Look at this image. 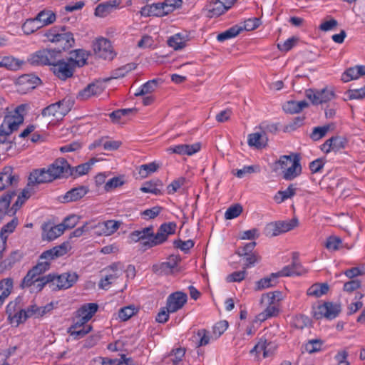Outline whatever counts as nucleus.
<instances>
[{
  "label": "nucleus",
  "mask_w": 365,
  "mask_h": 365,
  "mask_svg": "<svg viewBox=\"0 0 365 365\" xmlns=\"http://www.w3.org/2000/svg\"><path fill=\"white\" fill-rule=\"evenodd\" d=\"M46 52L47 53H46L47 65L51 67L62 57V53L60 49L46 48Z\"/></svg>",
  "instance_id": "46"
},
{
  "label": "nucleus",
  "mask_w": 365,
  "mask_h": 365,
  "mask_svg": "<svg viewBox=\"0 0 365 365\" xmlns=\"http://www.w3.org/2000/svg\"><path fill=\"white\" fill-rule=\"evenodd\" d=\"M64 232L60 224L56 226L45 225L43 227L42 239L51 241L61 236Z\"/></svg>",
  "instance_id": "27"
},
{
  "label": "nucleus",
  "mask_w": 365,
  "mask_h": 365,
  "mask_svg": "<svg viewBox=\"0 0 365 365\" xmlns=\"http://www.w3.org/2000/svg\"><path fill=\"white\" fill-rule=\"evenodd\" d=\"M16 195L15 191H8L0 197V222L6 215L14 216L10 213V204Z\"/></svg>",
  "instance_id": "24"
},
{
  "label": "nucleus",
  "mask_w": 365,
  "mask_h": 365,
  "mask_svg": "<svg viewBox=\"0 0 365 365\" xmlns=\"http://www.w3.org/2000/svg\"><path fill=\"white\" fill-rule=\"evenodd\" d=\"M56 19V14L48 9H43L36 16V20H37L41 27L50 25L55 22Z\"/></svg>",
  "instance_id": "31"
},
{
  "label": "nucleus",
  "mask_w": 365,
  "mask_h": 365,
  "mask_svg": "<svg viewBox=\"0 0 365 365\" xmlns=\"http://www.w3.org/2000/svg\"><path fill=\"white\" fill-rule=\"evenodd\" d=\"M243 259V269L254 267L261 259L260 256L256 252L247 254V255L241 256Z\"/></svg>",
  "instance_id": "51"
},
{
  "label": "nucleus",
  "mask_w": 365,
  "mask_h": 365,
  "mask_svg": "<svg viewBox=\"0 0 365 365\" xmlns=\"http://www.w3.org/2000/svg\"><path fill=\"white\" fill-rule=\"evenodd\" d=\"M242 31V28L237 25L234 26L225 31L217 35V39L220 42H223L227 39L237 36Z\"/></svg>",
  "instance_id": "45"
},
{
  "label": "nucleus",
  "mask_w": 365,
  "mask_h": 365,
  "mask_svg": "<svg viewBox=\"0 0 365 365\" xmlns=\"http://www.w3.org/2000/svg\"><path fill=\"white\" fill-rule=\"evenodd\" d=\"M308 106L309 104L306 101H301L298 102L289 101L283 106V110L285 113L290 114L299 113Z\"/></svg>",
  "instance_id": "32"
},
{
  "label": "nucleus",
  "mask_w": 365,
  "mask_h": 365,
  "mask_svg": "<svg viewBox=\"0 0 365 365\" xmlns=\"http://www.w3.org/2000/svg\"><path fill=\"white\" fill-rule=\"evenodd\" d=\"M18 225V220L16 217L13 218L9 222L6 224L1 230L0 237H7L8 235L12 233Z\"/></svg>",
  "instance_id": "62"
},
{
  "label": "nucleus",
  "mask_w": 365,
  "mask_h": 365,
  "mask_svg": "<svg viewBox=\"0 0 365 365\" xmlns=\"http://www.w3.org/2000/svg\"><path fill=\"white\" fill-rule=\"evenodd\" d=\"M118 5V3L116 0L100 4L95 9V15L99 17H105L109 14Z\"/></svg>",
  "instance_id": "36"
},
{
  "label": "nucleus",
  "mask_w": 365,
  "mask_h": 365,
  "mask_svg": "<svg viewBox=\"0 0 365 365\" xmlns=\"http://www.w3.org/2000/svg\"><path fill=\"white\" fill-rule=\"evenodd\" d=\"M168 45L175 50H180L185 46V37L180 33L175 34L168 39Z\"/></svg>",
  "instance_id": "42"
},
{
  "label": "nucleus",
  "mask_w": 365,
  "mask_h": 365,
  "mask_svg": "<svg viewBox=\"0 0 365 365\" xmlns=\"http://www.w3.org/2000/svg\"><path fill=\"white\" fill-rule=\"evenodd\" d=\"M26 105L21 104L13 111L8 113L0 125V143L7 142V137L13 132L17 130L24 123L23 113L25 111Z\"/></svg>",
  "instance_id": "3"
},
{
  "label": "nucleus",
  "mask_w": 365,
  "mask_h": 365,
  "mask_svg": "<svg viewBox=\"0 0 365 365\" xmlns=\"http://www.w3.org/2000/svg\"><path fill=\"white\" fill-rule=\"evenodd\" d=\"M158 81H159L158 79H153V80L148 81V82L144 83L140 87L139 91L135 93V96H144L145 94L151 93L156 89V88L158 86Z\"/></svg>",
  "instance_id": "48"
},
{
  "label": "nucleus",
  "mask_w": 365,
  "mask_h": 365,
  "mask_svg": "<svg viewBox=\"0 0 365 365\" xmlns=\"http://www.w3.org/2000/svg\"><path fill=\"white\" fill-rule=\"evenodd\" d=\"M38 21L34 19H27L22 25V30L26 35L31 34L41 28Z\"/></svg>",
  "instance_id": "50"
},
{
  "label": "nucleus",
  "mask_w": 365,
  "mask_h": 365,
  "mask_svg": "<svg viewBox=\"0 0 365 365\" xmlns=\"http://www.w3.org/2000/svg\"><path fill=\"white\" fill-rule=\"evenodd\" d=\"M51 289H66L71 287L78 280L76 272H65L60 275L51 274Z\"/></svg>",
  "instance_id": "8"
},
{
  "label": "nucleus",
  "mask_w": 365,
  "mask_h": 365,
  "mask_svg": "<svg viewBox=\"0 0 365 365\" xmlns=\"http://www.w3.org/2000/svg\"><path fill=\"white\" fill-rule=\"evenodd\" d=\"M13 289V279L6 278L0 281V307L9 296Z\"/></svg>",
  "instance_id": "35"
},
{
  "label": "nucleus",
  "mask_w": 365,
  "mask_h": 365,
  "mask_svg": "<svg viewBox=\"0 0 365 365\" xmlns=\"http://www.w3.org/2000/svg\"><path fill=\"white\" fill-rule=\"evenodd\" d=\"M98 305L96 303H87L81 306L76 312L78 317L89 321L98 311Z\"/></svg>",
  "instance_id": "30"
},
{
  "label": "nucleus",
  "mask_w": 365,
  "mask_h": 365,
  "mask_svg": "<svg viewBox=\"0 0 365 365\" xmlns=\"http://www.w3.org/2000/svg\"><path fill=\"white\" fill-rule=\"evenodd\" d=\"M302 173V166L300 163V156L299 154L294 155V160L284 172L282 173V178L285 180H292Z\"/></svg>",
  "instance_id": "23"
},
{
  "label": "nucleus",
  "mask_w": 365,
  "mask_h": 365,
  "mask_svg": "<svg viewBox=\"0 0 365 365\" xmlns=\"http://www.w3.org/2000/svg\"><path fill=\"white\" fill-rule=\"evenodd\" d=\"M329 130V125H324L322 127H315L310 135V138L314 141L319 140V139L325 136Z\"/></svg>",
  "instance_id": "64"
},
{
  "label": "nucleus",
  "mask_w": 365,
  "mask_h": 365,
  "mask_svg": "<svg viewBox=\"0 0 365 365\" xmlns=\"http://www.w3.org/2000/svg\"><path fill=\"white\" fill-rule=\"evenodd\" d=\"M179 261L180 259L178 257L171 255L168 258V261L163 262L158 264H154L153 266V271L158 274H168L178 266Z\"/></svg>",
  "instance_id": "22"
},
{
  "label": "nucleus",
  "mask_w": 365,
  "mask_h": 365,
  "mask_svg": "<svg viewBox=\"0 0 365 365\" xmlns=\"http://www.w3.org/2000/svg\"><path fill=\"white\" fill-rule=\"evenodd\" d=\"M51 279H53L51 277V274L43 277L38 276L35 280V282L33 284L32 287H30V291L31 292H38L41 291L44 286L46 284H48L49 287L51 289Z\"/></svg>",
  "instance_id": "39"
},
{
  "label": "nucleus",
  "mask_w": 365,
  "mask_h": 365,
  "mask_svg": "<svg viewBox=\"0 0 365 365\" xmlns=\"http://www.w3.org/2000/svg\"><path fill=\"white\" fill-rule=\"evenodd\" d=\"M323 344L321 339H311L304 345V349L309 354H313L321 351Z\"/></svg>",
  "instance_id": "53"
},
{
  "label": "nucleus",
  "mask_w": 365,
  "mask_h": 365,
  "mask_svg": "<svg viewBox=\"0 0 365 365\" xmlns=\"http://www.w3.org/2000/svg\"><path fill=\"white\" fill-rule=\"evenodd\" d=\"M341 307L340 304L330 302H324L313 308V317L316 319L326 318L331 320L335 319L341 312Z\"/></svg>",
  "instance_id": "6"
},
{
  "label": "nucleus",
  "mask_w": 365,
  "mask_h": 365,
  "mask_svg": "<svg viewBox=\"0 0 365 365\" xmlns=\"http://www.w3.org/2000/svg\"><path fill=\"white\" fill-rule=\"evenodd\" d=\"M334 96V91L326 88L316 91L312 89L306 91V96L315 105L327 103L333 99Z\"/></svg>",
  "instance_id": "15"
},
{
  "label": "nucleus",
  "mask_w": 365,
  "mask_h": 365,
  "mask_svg": "<svg viewBox=\"0 0 365 365\" xmlns=\"http://www.w3.org/2000/svg\"><path fill=\"white\" fill-rule=\"evenodd\" d=\"M91 329L92 327L91 325H86V327L77 329H68V333L73 336L75 339H79L88 334Z\"/></svg>",
  "instance_id": "57"
},
{
  "label": "nucleus",
  "mask_w": 365,
  "mask_h": 365,
  "mask_svg": "<svg viewBox=\"0 0 365 365\" xmlns=\"http://www.w3.org/2000/svg\"><path fill=\"white\" fill-rule=\"evenodd\" d=\"M120 222L115 220H107L99 222L96 227L100 230V235L109 236L115 232L120 227Z\"/></svg>",
  "instance_id": "29"
},
{
  "label": "nucleus",
  "mask_w": 365,
  "mask_h": 365,
  "mask_svg": "<svg viewBox=\"0 0 365 365\" xmlns=\"http://www.w3.org/2000/svg\"><path fill=\"white\" fill-rule=\"evenodd\" d=\"M0 63L1 67H5L11 71H17L21 68L24 62L13 56H4L0 57Z\"/></svg>",
  "instance_id": "34"
},
{
  "label": "nucleus",
  "mask_w": 365,
  "mask_h": 365,
  "mask_svg": "<svg viewBox=\"0 0 365 365\" xmlns=\"http://www.w3.org/2000/svg\"><path fill=\"white\" fill-rule=\"evenodd\" d=\"M175 230V222H165L160 226L155 234L153 232V227L149 226L132 232L129 237L133 242H140L142 247L145 250L167 241L168 236L174 234Z\"/></svg>",
  "instance_id": "1"
},
{
  "label": "nucleus",
  "mask_w": 365,
  "mask_h": 365,
  "mask_svg": "<svg viewBox=\"0 0 365 365\" xmlns=\"http://www.w3.org/2000/svg\"><path fill=\"white\" fill-rule=\"evenodd\" d=\"M165 8V15L173 12L175 9L180 8L182 4V0H165L163 2Z\"/></svg>",
  "instance_id": "60"
},
{
  "label": "nucleus",
  "mask_w": 365,
  "mask_h": 365,
  "mask_svg": "<svg viewBox=\"0 0 365 365\" xmlns=\"http://www.w3.org/2000/svg\"><path fill=\"white\" fill-rule=\"evenodd\" d=\"M46 53H47L46 49L39 50L31 54L28 61L31 65L34 66L47 65Z\"/></svg>",
  "instance_id": "43"
},
{
  "label": "nucleus",
  "mask_w": 365,
  "mask_h": 365,
  "mask_svg": "<svg viewBox=\"0 0 365 365\" xmlns=\"http://www.w3.org/2000/svg\"><path fill=\"white\" fill-rule=\"evenodd\" d=\"M200 148L201 144L200 143H196L192 145L180 144L168 148L167 152L170 154L175 153L180 155H192L200 151Z\"/></svg>",
  "instance_id": "19"
},
{
  "label": "nucleus",
  "mask_w": 365,
  "mask_h": 365,
  "mask_svg": "<svg viewBox=\"0 0 365 365\" xmlns=\"http://www.w3.org/2000/svg\"><path fill=\"white\" fill-rule=\"evenodd\" d=\"M70 54L71 56L68 58V61L73 66L74 68H76V67H82L86 64L88 55L84 50H73Z\"/></svg>",
  "instance_id": "28"
},
{
  "label": "nucleus",
  "mask_w": 365,
  "mask_h": 365,
  "mask_svg": "<svg viewBox=\"0 0 365 365\" xmlns=\"http://www.w3.org/2000/svg\"><path fill=\"white\" fill-rule=\"evenodd\" d=\"M268 138L267 135L262 130L251 133L248 135L247 143L250 147H255L257 149L265 148L267 145Z\"/></svg>",
  "instance_id": "26"
},
{
  "label": "nucleus",
  "mask_w": 365,
  "mask_h": 365,
  "mask_svg": "<svg viewBox=\"0 0 365 365\" xmlns=\"http://www.w3.org/2000/svg\"><path fill=\"white\" fill-rule=\"evenodd\" d=\"M103 90V83L100 81H96L81 90L77 95V98L81 101L87 100L92 96L100 95Z\"/></svg>",
  "instance_id": "18"
},
{
  "label": "nucleus",
  "mask_w": 365,
  "mask_h": 365,
  "mask_svg": "<svg viewBox=\"0 0 365 365\" xmlns=\"http://www.w3.org/2000/svg\"><path fill=\"white\" fill-rule=\"evenodd\" d=\"M136 68L135 63H130L125 64L120 68H118L111 72L110 78H119L124 77L130 71L134 70Z\"/></svg>",
  "instance_id": "44"
},
{
  "label": "nucleus",
  "mask_w": 365,
  "mask_h": 365,
  "mask_svg": "<svg viewBox=\"0 0 365 365\" xmlns=\"http://www.w3.org/2000/svg\"><path fill=\"white\" fill-rule=\"evenodd\" d=\"M68 243L63 242L60 245L53 247V248L46 250L40 256V260L50 261L63 256L68 252Z\"/></svg>",
  "instance_id": "20"
},
{
  "label": "nucleus",
  "mask_w": 365,
  "mask_h": 365,
  "mask_svg": "<svg viewBox=\"0 0 365 365\" xmlns=\"http://www.w3.org/2000/svg\"><path fill=\"white\" fill-rule=\"evenodd\" d=\"M71 103L69 100L63 99L52 103L41 110L43 117L53 118L56 120H62L71 110Z\"/></svg>",
  "instance_id": "5"
},
{
  "label": "nucleus",
  "mask_w": 365,
  "mask_h": 365,
  "mask_svg": "<svg viewBox=\"0 0 365 365\" xmlns=\"http://www.w3.org/2000/svg\"><path fill=\"white\" fill-rule=\"evenodd\" d=\"M23 255L19 250L13 251L9 257L4 260L3 264H4L5 268L11 267L16 262L20 261L22 258Z\"/></svg>",
  "instance_id": "58"
},
{
  "label": "nucleus",
  "mask_w": 365,
  "mask_h": 365,
  "mask_svg": "<svg viewBox=\"0 0 365 365\" xmlns=\"http://www.w3.org/2000/svg\"><path fill=\"white\" fill-rule=\"evenodd\" d=\"M38 277L32 269H30L22 279L20 287L21 288L32 287Z\"/></svg>",
  "instance_id": "63"
},
{
  "label": "nucleus",
  "mask_w": 365,
  "mask_h": 365,
  "mask_svg": "<svg viewBox=\"0 0 365 365\" xmlns=\"http://www.w3.org/2000/svg\"><path fill=\"white\" fill-rule=\"evenodd\" d=\"M95 162L96 160L93 158L85 163L78 165V166H71V171L72 172V175L71 176L76 178L79 176L87 174Z\"/></svg>",
  "instance_id": "38"
},
{
  "label": "nucleus",
  "mask_w": 365,
  "mask_h": 365,
  "mask_svg": "<svg viewBox=\"0 0 365 365\" xmlns=\"http://www.w3.org/2000/svg\"><path fill=\"white\" fill-rule=\"evenodd\" d=\"M269 343H267V340L260 339L259 342L250 350L251 354H256L258 355L259 353H263V358H267L271 356L272 352L267 349V346ZM258 357V356H257Z\"/></svg>",
  "instance_id": "47"
},
{
  "label": "nucleus",
  "mask_w": 365,
  "mask_h": 365,
  "mask_svg": "<svg viewBox=\"0 0 365 365\" xmlns=\"http://www.w3.org/2000/svg\"><path fill=\"white\" fill-rule=\"evenodd\" d=\"M299 225V221L297 217L289 220L278 221L269 225L267 227V235L270 236H277L282 233L290 231Z\"/></svg>",
  "instance_id": "9"
},
{
  "label": "nucleus",
  "mask_w": 365,
  "mask_h": 365,
  "mask_svg": "<svg viewBox=\"0 0 365 365\" xmlns=\"http://www.w3.org/2000/svg\"><path fill=\"white\" fill-rule=\"evenodd\" d=\"M185 354V349L183 348H177L173 349L169 355L173 364L178 365L182 360Z\"/></svg>",
  "instance_id": "61"
},
{
  "label": "nucleus",
  "mask_w": 365,
  "mask_h": 365,
  "mask_svg": "<svg viewBox=\"0 0 365 365\" xmlns=\"http://www.w3.org/2000/svg\"><path fill=\"white\" fill-rule=\"evenodd\" d=\"M19 182V175L14 171L11 166H5L0 172V191L12 186H16Z\"/></svg>",
  "instance_id": "13"
},
{
  "label": "nucleus",
  "mask_w": 365,
  "mask_h": 365,
  "mask_svg": "<svg viewBox=\"0 0 365 365\" xmlns=\"http://www.w3.org/2000/svg\"><path fill=\"white\" fill-rule=\"evenodd\" d=\"M173 245L175 248L181 250L185 253H187L194 247L195 242L192 240L182 241L178 239L173 242Z\"/></svg>",
  "instance_id": "59"
},
{
  "label": "nucleus",
  "mask_w": 365,
  "mask_h": 365,
  "mask_svg": "<svg viewBox=\"0 0 365 365\" xmlns=\"http://www.w3.org/2000/svg\"><path fill=\"white\" fill-rule=\"evenodd\" d=\"M93 51L95 54L103 59L111 61L115 56L113 51L112 45L110 41L104 38H98L93 43Z\"/></svg>",
  "instance_id": "10"
},
{
  "label": "nucleus",
  "mask_w": 365,
  "mask_h": 365,
  "mask_svg": "<svg viewBox=\"0 0 365 365\" xmlns=\"http://www.w3.org/2000/svg\"><path fill=\"white\" fill-rule=\"evenodd\" d=\"M140 12L141 16H163L165 15L163 2L145 5L141 8Z\"/></svg>",
  "instance_id": "25"
},
{
  "label": "nucleus",
  "mask_w": 365,
  "mask_h": 365,
  "mask_svg": "<svg viewBox=\"0 0 365 365\" xmlns=\"http://www.w3.org/2000/svg\"><path fill=\"white\" fill-rule=\"evenodd\" d=\"M277 277H272V274L269 277H264L256 283V290H262L274 286L277 283Z\"/></svg>",
  "instance_id": "55"
},
{
  "label": "nucleus",
  "mask_w": 365,
  "mask_h": 365,
  "mask_svg": "<svg viewBox=\"0 0 365 365\" xmlns=\"http://www.w3.org/2000/svg\"><path fill=\"white\" fill-rule=\"evenodd\" d=\"M21 299L20 297L16 298L15 300L10 302L6 306V313L8 315V319H11L16 312L19 311L21 307Z\"/></svg>",
  "instance_id": "56"
},
{
  "label": "nucleus",
  "mask_w": 365,
  "mask_h": 365,
  "mask_svg": "<svg viewBox=\"0 0 365 365\" xmlns=\"http://www.w3.org/2000/svg\"><path fill=\"white\" fill-rule=\"evenodd\" d=\"M347 140L341 136H334L327 140L321 146V150L325 153L338 152L344 149L346 145Z\"/></svg>",
  "instance_id": "17"
},
{
  "label": "nucleus",
  "mask_w": 365,
  "mask_h": 365,
  "mask_svg": "<svg viewBox=\"0 0 365 365\" xmlns=\"http://www.w3.org/2000/svg\"><path fill=\"white\" fill-rule=\"evenodd\" d=\"M106 272L99 282V287L108 289L110 284L114 283L123 273V265L120 262L113 263L103 270Z\"/></svg>",
  "instance_id": "7"
},
{
  "label": "nucleus",
  "mask_w": 365,
  "mask_h": 365,
  "mask_svg": "<svg viewBox=\"0 0 365 365\" xmlns=\"http://www.w3.org/2000/svg\"><path fill=\"white\" fill-rule=\"evenodd\" d=\"M43 36L48 41L58 44L61 51L71 48L75 43L73 34L65 26L52 27Z\"/></svg>",
  "instance_id": "4"
},
{
  "label": "nucleus",
  "mask_w": 365,
  "mask_h": 365,
  "mask_svg": "<svg viewBox=\"0 0 365 365\" xmlns=\"http://www.w3.org/2000/svg\"><path fill=\"white\" fill-rule=\"evenodd\" d=\"M89 192V188L85 185H80L73 187L66 192L63 195L59 197V200L62 203H68L76 202L82 199Z\"/></svg>",
  "instance_id": "16"
},
{
  "label": "nucleus",
  "mask_w": 365,
  "mask_h": 365,
  "mask_svg": "<svg viewBox=\"0 0 365 365\" xmlns=\"http://www.w3.org/2000/svg\"><path fill=\"white\" fill-rule=\"evenodd\" d=\"M329 291V285L327 283H317L312 285L307 290V294L315 297H320Z\"/></svg>",
  "instance_id": "40"
},
{
  "label": "nucleus",
  "mask_w": 365,
  "mask_h": 365,
  "mask_svg": "<svg viewBox=\"0 0 365 365\" xmlns=\"http://www.w3.org/2000/svg\"><path fill=\"white\" fill-rule=\"evenodd\" d=\"M19 83L26 86V88L34 89L41 83V80L34 74H24L19 77Z\"/></svg>",
  "instance_id": "33"
},
{
  "label": "nucleus",
  "mask_w": 365,
  "mask_h": 365,
  "mask_svg": "<svg viewBox=\"0 0 365 365\" xmlns=\"http://www.w3.org/2000/svg\"><path fill=\"white\" fill-rule=\"evenodd\" d=\"M51 70L56 77L62 81L71 78L75 71L73 66L68 60L67 61H64L62 57L56 63L53 64Z\"/></svg>",
  "instance_id": "11"
},
{
  "label": "nucleus",
  "mask_w": 365,
  "mask_h": 365,
  "mask_svg": "<svg viewBox=\"0 0 365 365\" xmlns=\"http://www.w3.org/2000/svg\"><path fill=\"white\" fill-rule=\"evenodd\" d=\"M297 188L294 184H290L285 190L278 191L274 197V200L278 204L283 202L284 201L289 199L295 195Z\"/></svg>",
  "instance_id": "37"
},
{
  "label": "nucleus",
  "mask_w": 365,
  "mask_h": 365,
  "mask_svg": "<svg viewBox=\"0 0 365 365\" xmlns=\"http://www.w3.org/2000/svg\"><path fill=\"white\" fill-rule=\"evenodd\" d=\"M243 208L240 204L231 205L225 212V217L227 220H232L237 217L242 212Z\"/></svg>",
  "instance_id": "54"
},
{
  "label": "nucleus",
  "mask_w": 365,
  "mask_h": 365,
  "mask_svg": "<svg viewBox=\"0 0 365 365\" xmlns=\"http://www.w3.org/2000/svg\"><path fill=\"white\" fill-rule=\"evenodd\" d=\"M187 300V296L185 293L180 291L173 292L167 299L166 309L174 313L182 308Z\"/></svg>",
  "instance_id": "14"
},
{
  "label": "nucleus",
  "mask_w": 365,
  "mask_h": 365,
  "mask_svg": "<svg viewBox=\"0 0 365 365\" xmlns=\"http://www.w3.org/2000/svg\"><path fill=\"white\" fill-rule=\"evenodd\" d=\"M162 187V182L157 180L156 181H150L146 182L145 185L140 188V190L145 193L159 195L161 193Z\"/></svg>",
  "instance_id": "41"
},
{
  "label": "nucleus",
  "mask_w": 365,
  "mask_h": 365,
  "mask_svg": "<svg viewBox=\"0 0 365 365\" xmlns=\"http://www.w3.org/2000/svg\"><path fill=\"white\" fill-rule=\"evenodd\" d=\"M227 11L223 3L220 2L219 0L207 1L203 9V11L205 12V15L208 18L217 17Z\"/></svg>",
  "instance_id": "21"
},
{
  "label": "nucleus",
  "mask_w": 365,
  "mask_h": 365,
  "mask_svg": "<svg viewBox=\"0 0 365 365\" xmlns=\"http://www.w3.org/2000/svg\"><path fill=\"white\" fill-rule=\"evenodd\" d=\"M307 272V270L302 266L298 260L296 253L293 255V262L291 264L284 267L282 270L277 273H272V277H291L294 275H302Z\"/></svg>",
  "instance_id": "12"
},
{
  "label": "nucleus",
  "mask_w": 365,
  "mask_h": 365,
  "mask_svg": "<svg viewBox=\"0 0 365 365\" xmlns=\"http://www.w3.org/2000/svg\"><path fill=\"white\" fill-rule=\"evenodd\" d=\"M278 313V304H269L264 312L257 315V319L263 322L268 318L277 316Z\"/></svg>",
  "instance_id": "49"
},
{
  "label": "nucleus",
  "mask_w": 365,
  "mask_h": 365,
  "mask_svg": "<svg viewBox=\"0 0 365 365\" xmlns=\"http://www.w3.org/2000/svg\"><path fill=\"white\" fill-rule=\"evenodd\" d=\"M294 153L289 155H282L279 160H277L275 163V165L278 166L274 168V170H277V169L282 170V173L284 170H285L287 168L289 167L291 163H292V160H294Z\"/></svg>",
  "instance_id": "52"
},
{
  "label": "nucleus",
  "mask_w": 365,
  "mask_h": 365,
  "mask_svg": "<svg viewBox=\"0 0 365 365\" xmlns=\"http://www.w3.org/2000/svg\"><path fill=\"white\" fill-rule=\"evenodd\" d=\"M71 175V165L65 158H58L46 168L34 170L29 176L28 186L51 182L57 178H67Z\"/></svg>",
  "instance_id": "2"
}]
</instances>
